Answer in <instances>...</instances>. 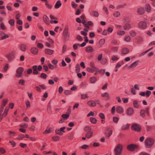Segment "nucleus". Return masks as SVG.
<instances>
[{
	"label": "nucleus",
	"mask_w": 155,
	"mask_h": 155,
	"mask_svg": "<svg viewBox=\"0 0 155 155\" xmlns=\"http://www.w3.org/2000/svg\"><path fill=\"white\" fill-rule=\"evenodd\" d=\"M131 129L137 132H140L141 130V127L140 126L136 124H133L131 127Z\"/></svg>",
	"instance_id": "obj_5"
},
{
	"label": "nucleus",
	"mask_w": 155,
	"mask_h": 155,
	"mask_svg": "<svg viewBox=\"0 0 155 155\" xmlns=\"http://www.w3.org/2000/svg\"><path fill=\"white\" fill-rule=\"evenodd\" d=\"M27 94L29 97V98L30 99H31V100L33 99V98L32 97V94L30 93L29 92H27Z\"/></svg>",
	"instance_id": "obj_54"
},
{
	"label": "nucleus",
	"mask_w": 155,
	"mask_h": 155,
	"mask_svg": "<svg viewBox=\"0 0 155 155\" xmlns=\"http://www.w3.org/2000/svg\"><path fill=\"white\" fill-rule=\"evenodd\" d=\"M146 130L147 131H152V129L151 127L149 126H147L146 127Z\"/></svg>",
	"instance_id": "obj_47"
},
{
	"label": "nucleus",
	"mask_w": 155,
	"mask_h": 155,
	"mask_svg": "<svg viewBox=\"0 0 155 155\" xmlns=\"http://www.w3.org/2000/svg\"><path fill=\"white\" fill-rule=\"evenodd\" d=\"M119 120V118L118 117H113V121L116 123H117L118 122Z\"/></svg>",
	"instance_id": "obj_45"
},
{
	"label": "nucleus",
	"mask_w": 155,
	"mask_h": 155,
	"mask_svg": "<svg viewBox=\"0 0 155 155\" xmlns=\"http://www.w3.org/2000/svg\"><path fill=\"white\" fill-rule=\"evenodd\" d=\"M9 23L11 26H13L15 23V21L13 19H10L8 21Z\"/></svg>",
	"instance_id": "obj_43"
},
{
	"label": "nucleus",
	"mask_w": 155,
	"mask_h": 155,
	"mask_svg": "<svg viewBox=\"0 0 155 155\" xmlns=\"http://www.w3.org/2000/svg\"><path fill=\"white\" fill-rule=\"evenodd\" d=\"M44 21L47 25L49 24V19L48 17L46 15L43 16V17Z\"/></svg>",
	"instance_id": "obj_11"
},
{
	"label": "nucleus",
	"mask_w": 155,
	"mask_h": 155,
	"mask_svg": "<svg viewBox=\"0 0 155 155\" xmlns=\"http://www.w3.org/2000/svg\"><path fill=\"white\" fill-rule=\"evenodd\" d=\"M94 51L93 48L90 46L87 47L85 48V51L88 53H91Z\"/></svg>",
	"instance_id": "obj_12"
},
{
	"label": "nucleus",
	"mask_w": 155,
	"mask_h": 155,
	"mask_svg": "<svg viewBox=\"0 0 155 155\" xmlns=\"http://www.w3.org/2000/svg\"><path fill=\"white\" fill-rule=\"evenodd\" d=\"M51 129L52 128H50L48 129H47L43 132V133L44 134H48L51 132Z\"/></svg>",
	"instance_id": "obj_36"
},
{
	"label": "nucleus",
	"mask_w": 155,
	"mask_h": 155,
	"mask_svg": "<svg viewBox=\"0 0 155 155\" xmlns=\"http://www.w3.org/2000/svg\"><path fill=\"white\" fill-rule=\"evenodd\" d=\"M24 68L22 67L18 68L16 71L15 76L17 77H21L23 76Z\"/></svg>",
	"instance_id": "obj_3"
},
{
	"label": "nucleus",
	"mask_w": 155,
	"mask_h": 155,
	"mask_svg": "<svg viewBox=\"0 0 155 155\" xmlns=\"http://www.w3.org/2000/svg\"><path fill=\"white\" fill-rule=\"evenodd\" d=\"M60 138V137L59 136H54L52 137V139L54 141H57L59 140Z\"/></svg>",
	"instance_id": "obj_46"
},
{
	"label": "nucleus",
	"mask_w": 155,
	"mask_h": 155,
	"mask_svg": "<svg viewBox=\"0 0 155 155\" xmlns=\"http://www.w3.org/2000/svg\"><path fill=\"white\" fill-rule=\"evenodd\" d=\"M61 5V3H60V1H58L56 2L54 5V7L56 9L58 8Z\"/></svg>",
	"instance_id": "obj_20"
},
{
	"label": "nucleus",
	"mask_w": 155,
	"mask_h": 155,
	"mask_svg": "<svg viewBox=\"0 0 155 155\" xmlns=\"http://www.w3.org/2000/svg\"><path fill=\"white\" fill-rule=\"evenodd\" d=\"M7 57L9 60H11L13 57L12 53H11L9 55H7Z\"/></svg>",
	"instance_id": "obj_44"
},
{
	"label": "nucleus",
	"mask_w": 155,
	"mask_h": 155,
	"mask_svg": "<svg viewBox=\"0 0 155 155\" xmlns=\"http://www.w3.org/2000/svg\"><path fill=\"white\" fill-rule=\"evenodd\" d=\"M133 106L134 108H138L139 107V105L138 104V101L137 100L134 101L133 102Z\"/></svg>",
	"instance_id": "obj_16"
},
{
	"label": "nucleus",
	"mask_w": 155,
	"mask_h": 155,
	"mask_svg": "<svg viewBox=\"0 0 155 155\" xmlns=\"http://www.w3.org/2000/svg\"><path fill=\"white\" fill-rule=\"evenodd\" d=\"M119 58L116 55H113L111 56V60L113 61H118Z\"/></svg>",
	"instance_id": "obj_26"
},
{
	"label": "nucleus",
	"mask_w": 155,
	"mask_h": 155,
	"mask_svg": "<svg viewBox=\"0 0 155 155\" xmlns=\"http://www.w3.org/2000/svg\"><path fill=\"white\" fill-rule=\"evenodd\" d=\"M105 40L104 39H101L99 41V45L100 47H101L104 44Z\"/></svg>",
	"instance_id": "obj_30"
},
{
	"label": "nucleus",
	"mask_w": 155,
	"mask_h": 155,
	"mask_svg": "<svg viewBox=\"0 0 155 155\" xmlns=\"http://www.w3.org/2000/svg\"><path fill=\"white\" fill-rule=\"evenodd\" d=\"M69 114H63L61 116L64 119H67L69 117Z\"/></svg>",
	"instance_id": "obj_40"
},
{
	"label": "nucleus",
	"mask_w": 155,
	"mask_h": 155,
	"mask_svg": "<svg viewBox=\"0 0 155 155\" xmlns=\"http://www.w3.org/2000/svg\"><path fill=\"white\" fill-rule=\"evenodd\" d=\"M145 9L146 12H150V6L149 5H147L145 6Z\"/></svg>",
	"instance_id": "obj_25"
},
{
	"label": "nucleus",
	"mask_w": 155,
	"mask_h": 155,
	"mask_svg": "<svg viewBox=\"0 0 155 155\" xmlns=\"http://www.w3.org/2000/svg\"><path fill=\"white\" fill-rule=\"evenodd\" d=\"M45 5L47 8L48 9H51L52 8L51 5L48 3H46L45 4Z\"/></svg>",
	"instance_id": "obj_49"
},
{
	"label": "nucleus",
	"mask_w": 155,
	"mask_h": 155,
	"mask_svg": "<svg viewBox=\"0 0 155 155\" xmlns=\"http://www.w3.org/2000/svg\"><path fill=\"white\" fill-rule=\"evenodd\" d=\"M134 113V110L132 107H129L126 110V113L128 116H131Z\"/></svg>",
	"instance_id": "obj_6"
},
{
	"label": "nucleus",
	"mask_w": 155,
	"mask_h": 155,
	"mask_svg": "<svg viewBox=\"0 0 155 155\" xmlns=\"http://www.w3.org/2000/svg\"><path fill=\"white\" fill-rule=\"evenodd\" d=\"M90 120L91 122L93 124H95L97 120L95 118L91 117Z\"/></svg>",
	"instance_id": "obj_42"
},
{
	"label": "nucleus",
	"mask_w": 155,
	"mask_h": 155,
	"mask_svg": "<svg viewBox=\"0 0 155 155\" xmlns=\"http://www.w3.org/2000/svg\"><path fill=\"white\" fill-rule=\"evenodd\" d=\"M26 107L28 108L30 107V102L28 100H26L25 101Z\"/></svg>",
	"instance_id": "obj_51"
},
{
	"label": "nucleus",
	"mask_w": 155,
	"mask_h": 155,
	"mask_svg": "<svg viewBox=\"0 0 155 155\" xmlns=\"http://www.w3.org/2000/svg\"><path fill=\"white\" fill-rule=\"evenodd\" d=\"M138 61H135L134 62L131 64L130 66L128 67V69L131 68H135L138 64Z\"/></svg>",
	"instance_id": "obj_10"
},
{
	"label": "nucleus",
	"mask_w": 155,
	"mask_h": 155,
	"mask_svg": "<svg viewBox=\"0 0 155 155\" xmlns=\"http://www.w3.org/2000/svg\"><path fill=\"white\" fill-rule=\"evenodd\" d=\"M122 150V145L120 144H118L115 147L114 150L115 155H120Z\"/></svg>",
	"instance_id": "obj_2"
},
{
	"label": "nucleus",
	"mask_w": 155,
	"mask_h": 155,
	"mask_svg": "<svg viewBox=\"0 0 155 155\" xmlns=\"http://www.w3.org/2000/svg\"><path fill=\"white\" fill-rule=\"evenodd\" d=\"M67 48V46L66 45H64L62 48V51L63 53H64L66 51Z\"/></svg>",
	"instance_id": "obj_62"
},
{
	"label": "nucleus",
	"mask_w": 155,
	"mask_h": 155,
	"mask_svg": "<svg viewBox=\"0 0 155 155\" xmlns=\"http://www.w3.org/2000/svg\"><path fill=\"white\" fill-rule=\"evenodd\" d=\"M0 152L2 154H4L5 152V151L3 148L1 147L0 148Z\"/></svg>",
	"instance_id": "obj_59"
},
{
	"label": "nucleus",
	"mask_w": 155,
	"mask_h": 155,
	"mask_svg": "<svg viewBox=\"0 0 155 155\" xmlns=\"http://www.w3.org/2000/svg\"><path fill=\"white\" fill-rule=\"evenodd\" d=\"M75 71L77 72H79L80 71V69L79 65L78 64H77L75 67Z\"/></svg>",
	"instance_id": "obj_35"
},
{
	"label": "nucleus",
	"mask_w": 155,
	"mask_h": 155,
	"mask_svg": "<svg viewBox=\"0 0 155 155\" xmlns=\"http://www.w3.org/2000/svg\"><path fill=\"white\" fill-rule=\"evenodd\" d=\"M151 92L150 91H149L148 90L147 91L146 94V96L147 97H148L151 94Z\"/></svg>",
	"instance_id": "obj_63"
},
{
	"label": "nucleus",
	"mask_w": 155,
	"mask_h": 155,
	"mask_svg": "<svg viewBox=\"0 0 155 155\" xmlns=\"http://www.w3.org/2000/svg\"><path fill=\"white\" fill-rule=\"evenodd\" d=\"M37 47L39 48H42L43 47V45L41 43H38L37 44Z\"/></svg>",
	"instance_id": "obj_61"
},
{
	"label": "nucleus",
	"mask_w": 155,
	"mask_h": 155,
	"mask_svg": "<svg viewBox=\"0 0 155 155\" xmlns=\"http://www.w3.org/2000/svg\"><path fill=\"white\" fill-rule=\"evenodd\" d=\"M64 35L66 37L68 36L69 35L68 34V29H65L64 31Z\"/></svg>",
	"instance_id": "obj_50"
},
{
	"label": "nucleus",
	"mask_w": 155,
	"mask_h": 155,
	"mask_svg": "<svg viewBox=\"0 0 155 155\" xmlns=\"http://www.w3.org/2000/svg\"><path fill=\"white\" fill-rule=\"evenodd\" d=\"M9 108L7 107H6L2 115L4 117H5L7 115L8 112V110Z\"/></svg>",
	"instance_id": "obj_28"
},
{
	"label": "nucleus",
	"mask_w": 155,
	"mask_h": 155,
	"mask_svg": "<svg viewBox=\"0 0 155 155\" xmlns=\"http://www.w3.org/2000/svg\"><path fill=\"white\" fill-rule=\"evenodd\" d=\"M144 10L143 9L140 8H138L137 10V13L139 15H142L144 13Z\"/></svg>",
	"instance_id": "obj_19"
},
{
	"label": "nucleus",
	"mask_w": 155,
	"mask_h": 155,
	"mask_svg": "<svg viewBox=\"0 0 155 155\" xmlns=\"http://www.w3.org/2000/svg\"><path fill=\"white\" fill-rule=\"evenodd\" d=\"M97 81V79L95 77H92L90 78V81L91 83L92 84L94 83Z\"/></svg>",
	"instance_id": "obj_24"
},
{
	"label": "nucleus",
	"mask_w": 155,
	"mask_h": 155,
	"mask_svg": "<svg viewBox=\"0 0 155 155\" xmlns=\"http://www.w3.org/2000/svg\"><path fill=\"white\" fill-rule=\"evenodd\" d=\"M90 14L92 15H94L96 17H98L99 15L98 12L96 11H94L90 12Z\"/></svg>",
	"instance_id": "obj_21"
},
{
	"label": "nucleus",
	"mask_w": 155,
	"mask_h": 155,
	"mask_svg": "<svg viewBox=\"0 0 155 155\" xmlns=\"http://www.w3.org/2000/svg\"><path fill=\"white\" fill-rule=\"evenodd\" d=\"M117 112L119 114H121L123 113L124 110L121 106H119L117 107L116 108Z\"/></svg>",
	"instance_id": "obj_14"
},
{
	"label": "nucleus",
	"mask_w": 155,
	"mask_h": 155,
	"mask_svg": "<svg viewBox=\"0 0 155 155\" xmlns=\"http://www.w3.org/2000/svg\"><path fill=\"white\" fill-rule=\"evenodd\" d=\"M111 43L114 45H117L118 44V41L117 40H114L112 41Z\"/></svg>",
	"instance_id": "obj_57"
},
{
	"label": "nucleus",
	"mask_w": 155,
	"mask_h": 155,
	"mask_svg": "<svg viewBox=\"0 0 155 155\" xmlns=\"http://www.w3.org/2000/svg\"><path fill=\"white\" fill-rule=\"evenodd\" d=\"M103 9L105 12L107 14H108L107 9L106 7L104 6L103 7Z\"/></svg>",
	"instance_id": "obj_60"
},
{
	"label": "nucleus",
	"mask_w": 155,
	"mask_h": 155,
	"mask_svg": "<svg viewBox=\"0 0 155 155\" xmlns=\"http://www.w3.org/2000/svg\"><path fill=\"white\" fill-rule=\"evenodd\" d=\"M100 117L102 119H104L105 118V116L104 114L102 113H101L99 115Z\"/></svg>",
	"instance_id": "obj_64"
},
{
	"label": "nucleus",
	"mask_w": 155,
	"mask_h": 155,
	"mask_svg": "<svg viewBox=\"0 0 155 155\" xmlns=\"http://www.w3.org/2000/svg\"><path fill=\"white\" fill-rule=\"evenodd\" d=\"M87 71L89 72L93 73L94 71H97V70H94L93 68H87Z\"/></svg>",
	"instance_id": "obj_41"
},
{
	"label": "nucleus",
	"mask_w": 155,
	"mask_h": 155,
	"mask_svg": "<svg viewBox=\"0 0 155 155\" xmlns=\"http://www.w3.org/2000/svg\"><path fill=\"white\" fill-rule=\"evenodd\" d=\"M8 102V100L7 99H3L2 101V104L1 105L2 107H4L5 105L7 104Z\"/></svg>",
	"instance_id": "obj_34"
},
{
	"label": "nucleus",
	"mask_w": 155,
	"mask_h": 155,
	"mask_svg": "<svg viewBox=\"0 0 155 155\" xmlns=\"http://www.w3.org/2000/svg\"><path fill=\"white\" fill-rule=\"evenodd\" d=\"M9 37V36L8 35L5 34L3 36L1 37V39L4 40L7 38Z\"/></svg>",
	"instance_id": "obj_53"
},
{
	"label": "nucleus",
	"mask_w": 155,
	"mask_h": 155,
	"mask_svg": "<svg viewBox=\"0 0 155 155\" xmlns=\"http://www.w3.org/2000/svg\"><path fill=\"white\" fill-rule=\"evenodd\" d=\"M53 50L49 49H46L45 50V53L49 55L52 54L53 53Z\"/></svg>",
	"instance_id": "obj_17"
},
{
	"label": "nucleus",
	"mask_w": 155,
	"mask_h": 155,
	"mask_svg": "<svg viewBox=\"0 0 155 155\" xmlns=\"http://www.w3.org/2000/svg\"><path fill=\"white\" fill-rule=\"evenodd\" d=\"M112 130H110L109 132L108 133V135H107V133L106 132H105L104 134L108 138L109 137H110V136L112 134Z\"/></svg>",
	"instance_id": "obj_38"
},
{
	"label": "nucleus",
	"mask_w": 155,
	"mask_h": 155,
	"mask_svg": "<svg viewBox=\"0 0 155 155\" xmlns=\"http://www.w3.org/2000/svg\"><path fill=\"white\" fill-rule=\"evenodd\" d=\"M138 27L142 29L145 28L147 27V25L145 22L143 21H140L138 24Z\"/></svg>",
	"instance_id": "obj_7"
},
{
	"label": "nucleus",
	"mask_w": 155,
	"mask_h": 155,
	"mask_svg": "<svg viewBox=\"0 0 155 155\" xmlns=\"http://www.w3.org/2000/svg\"><path fill=\"white\" fill-rule=\"evenodd\" d=\"M136 147V146L134 145L130 144L127 146V148L128 150L130 151H133Z\"/></svg>",
	"instance_id": "obj_15"
},
{
	"label": "nucleus",
	"mask_w": 155,
	"mask_h": 155,
	"mask_svg": "<svg viewBox=\"0 0 155 155\" xmlns=\"http://www.w3.org/2000/svg\"><path fill=\"white\" fill-rule=\"evenodd\" d=\"M81 99H85L88 97V96L86 94H81Z\"/></svg>",
	"instance_id": "obj_33"
},
{
	"label": "nucleus",
	"mask_w": 155,
	"mask_h": 155,
	"mask_svg": "<svg viewBox=\"0 0 155 155\" xmlns=\"http://www.w3.org/2000/svg\"><path fill=\"white\" fill-rule=\"evenodd\" d=\"M101 96L103 97H106L107 98V100L109 99V95L108 94L107 92H105L102 94Z\"/></svg>",
	"instance_id": "obj_29"
},
{
	"label": "nucleus",
	"mask_w": 155,
	"mask_h": 155,
	"mask_svg": "<svg viewBox=\"0 0 155 155\" xmlns=\"http://www.w3.org/2000/svg\"><path fill=\"white\" fill-rule=\"evenodd\" d=\"M31 53L34 54H37L38 52V48L36 47H33L31 48Z\"/></svg>",
	"instance_id": "obj_13"
},
{
	"label": "nucleus",
	"mask_w": 155,
	"mask_h": 155,
	"mask_svg": "<svg viewBox=\"0 0 155 155\" xmlns=\"http://www.w3.org/2000/svg\"><path fill=\"white\" fill-rule=\"evenodd\" d=\"M130 124H123L121 127V129L123 130H127L129 129Z\"/></svg>",
	"instance_id": "obj_18"
},
{
	"label": "nucleus",
	"mask_w": 155,
	"mask_h": 155,
	"mask_svg": "<svg viewBox=\"0 0 155 155\" xmlns=\"http://www.w3.org/2000/svg\"><path fill=\"white\" fill-rule=\"evenodd\" d=\"M154 140L150 138H148L145 140L144 143L145 147L148 148H151L154 143Z\"/></svg>",
	"instance_id": "obj_1"
},
{
	"label": "nucleus",
	"mask_w": 155,
	"mask_h": 155,
	"mask_svg": "<svg viewBox=\"0 0 155 155\" xmlns=\"http://www.w3.org/2000/svg\"><path fill=\"white\" fill-rule=\"evenodd\" d=\"M87 104L91 107H94L96 105V102L93 100L89 101L87 103Z\"/></svg>",
	"instance_id": "obj_9"
},
{
	"label": "nucleus",
	"mask_w": 155,
	"mask_h": 155,
	"mask_svg": "<svg viewBox=\"0 0 155 155\" xmlns=\"http://www.w3.org/2000/svg\"><path fill=\"white\" fill-rule=\"evenodd\" d=\"M40 77L42 78L46 79L47 78V75L45 74L42 73H41Z\"/></svg>",
	"instance_id": "obj_48"
},
{
	"label": "nucleus",
	"mask_w": 155,
	"mask_h": 155,
	"mask_svg": "<svg viewBox=\"0 0 155 155\" xmlns=\"http://www.w3.org/2000/svg\"><path fill=\"white\" fill-rule=\"evenodd\" d=\"M117 33L119 35H122L125 34V32L124 31H118Z\"/></svg>",
	"instance_id": "obj_37"
},
{
	"label": "nucleus",
	"mask_w": 155,
	"mask_h": 155,
	"mask_svg": "<svg viewBox=\"0 0 155 155\" xmlns=\"http://www.w3.org/2000/svg\"><path fill=\"white\" fill-rule=\"evenodd\" d=\"M122 52L123 54H126L129 52V51L127 48H124L122 50Z\"/></svg>",
	"instance_id": "obj_31"
},
{
	"label": "nucleus",
	"mask_w": 155,
	"mask_h": 155,
	"mask_svg": "<svg viewBox=\"0 0 155 155\" xmlns=\"http://www.w3.org/2000/svg\"><path fill=\"white\" fill-rule=\"evenodd\" d=\"M93 135V133L91 131H88L87 132L85 136L88 138H90L92 137Z\"/></svg>",
	"instance_id": "obj_22"
},
{
	"label": "nucleus",
	"mask_w": 155,
	"mask_h": 155,
	"mask_svg": "<svg viewBox=\"0 0 155 155\" xmlns=\"http://www.w3.org/2000/svg\"><path fill=\"white\" fill-rule=\"evenodd\" d=\"M124 29L127 30L131 28L130 25L129 24H126L124 26Z\"/></svg>",
	"instance_id": "obj_32"
},
{
	"label": "nucleus",
	"mask_w": 155,
	"mask_h": 155,
	"mask_svg": "<svg viewBox=\"0 0 155 155\" xmlns=\"http://www.w3.org/2000/svg\"><path fill=\"white\" fill-rule=\"evenodd\" d=\"M125 40L127 41H129L130 40V36H126L125 38Z\"/></svg>",
	"instance_id": "obj_56"
},
{
	"label": "nucleus",
	"mask_w": 155,
	"mask_h": 155,
	"mask_svg": "<svg viewBox=\"0 0 155 155\" xmlns=\"http://www.w3.org/2000/svg\"><path fill=\"white\" fill-rule=\"evenodd\" d=\"M19 49L22 51H25L27 49V46L24 44H21L19 47Z\"/></svg>",
	"instance_id": "obj_8"
},
{
	"label": "nucleus",
	"mask_w": 155,
	"mask_h": 155,
	"mask_svg": "<svg viewBox=\"0 0 155 155\" xmlns=\"http://www.w3.org/2000/svg\"><path fill=\"white\" fill-rule=\"evenodd\" d=\"M149 108L148 107L145 108V109L141 110L140 111V115L143 118L145 117L146 114L148 115L149 114Z\"/></svg>",
	"instance_id": "obj_4"
},
{
	"label": "nucleus",
	"mask_w": 155,
	"mask_h": 155,
	"mask_svg": "<svg viewBox=\"0 0 155 155\" xmlns=\"http://www.w3.org/2000/svg\"><path fill=\"white\" fill-rule=\"evenodd\" d=\"M0 27L2 30H5V27L3 23H1L0 24Z\"/></svg>",
	"instance_id": "obj_58"
},
{
	"label": "nucleus",
	"mask_w": 155,
	"mask_h": 155,
	"mask_svg": "<svg viewBox=\"0 0 155 155\" xmlns=\"http://www.w3.org/2000/svg\"><path fill=\"white\" fill-rule=\"evenodd\" d=\"M64 93L65 95H68L71 94V91L70 90H65L64 92Z\"/></svg>",
	"instance_id": "obj_52"
},
{
	"label": "nucleus",
	"mask_w": 155,
	"mask_h": 155,
	"mask_svg": "<svg viewBox=\"0 0 155 155\" xmlns=\"http://www.w3.org/2000/svg\"><path fill=\"white\" fill-rule=\"evenodd\" d=\"M25 83V81L23 79H21L19 81V84L22 85H24Z\"/></svg>",
	"instance_id": "obj_55"
},
{
	"label": "nucleus",
	"mask_w": 155,
	"mask_h": 155,
	"mask_svg": "<svg viewBox=\"0 0 155 155\" xmlns=\"http://www.w3.org/2000/svg\"><path fill=\"white\" fill-rule=\"evenodd\" d=\"M120 13L119 11H115L113 14V16L116 18L120 17Z\"/></svg>",
	"instance_id": "obj_27"
},
{
	"label": "nucleus",
	"mask_w": 155,
	"mask_h": 155,
	"mask_svg": "<svg viewBox=\"0 0 155 155\" xmlns=\"http://www.w3.org/2000/svg\"><path fill=\"white\" fill-rule=\"evenodd\" d=\"M55 132L56 134L60 135H62L63 134V133L61 132V131L59 129H56L55 131Z\"/></svg>",
	"instance_id": "obj_39"
},
{
	"label": "nucleus",
	"mask_w": 155,
	"mask_h": 155,
	"mask_svg": "<svg viewBox=\"0 0 155 155\" xmlns=\"http://www.w3.org/2000/svg\"><path fill=\"white\" fill-rule=\"evenodd\" d=\"M90 66L91 68L94 69V70H97L98 69L95 67L94 64L93 62L91 61L90 62Z\"/></svg>",
	"instance_id": "obj_23"
}]
</instances>
